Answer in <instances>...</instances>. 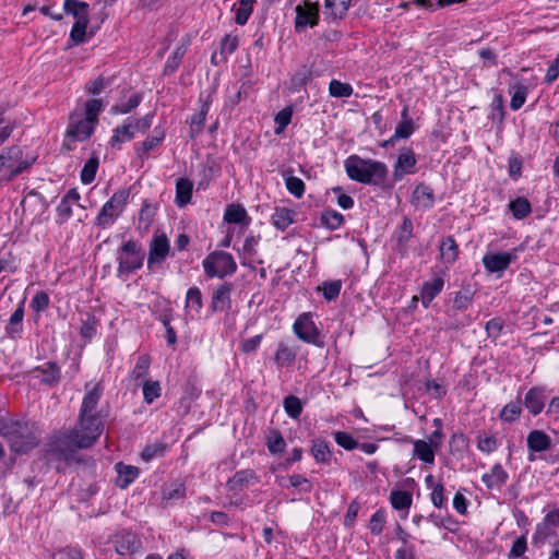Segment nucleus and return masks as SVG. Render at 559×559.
<instances>
[{
  "instance_id": "f257e3e1",
  "label": "nucleus",
  "mask_w": 559,
  "mask_h": 559,
  "mask_svg": "<svg viewBox=\"0 0 559 559\" xmlns=\"http://www.w3.org/2000/svg\"><path fill=\"white\" fill-rule=\"evenodd\" d=\"M85 390L76 425L68 432L51 438L47 443L45 457L48 463H79L76 450L92 447L102 435L104 420L97 412V405L103 396L104 386L100 382L93 386L87 383ZM56 468L61 471L60 464H57Z\"/></svg>"
},
{
  "instance_id": "f03ea898",
  "label": "nucleus",
  "mask_w": 559,
  "mask_h": 559,
  "mask_svg": "<svg viewBox=\"0 0 559 559\" xmlns=\"http://www.w3.org/2000/svg\"><path fill=\"white\" fill-rule=\"evenodd\" d=\"M0 435L16 454L27 453L39 444L36 425L27 420H10L0 427Z\"/></svg>"
},
{
  "instance_id": "7ed1b4c3",
  "label": "nucleus",
  "mask_w": 559,
  "mask_h": 559,
  "mask_svg": "<svg viewBox=\"0 0 559 559\" xmlns=\"http://www.w3.org/2000/svg\"><path fill=\"white\" fill-rule=\"evenodd\" d=\"M347 176L357 182L365 185H381L386 176V166L378 160L364 159L357 155L349 156L345 163Z\"/></svg>"
},
{
  "instance_id": "20e7f679",
  "label": "nucleus",
  "mask_w": 559,
  "mask_h": 559,
  "mask_svg": "<svg viewBox=\"0 0 559 559\" xmlns=\"http://www.w3.org/2000/svg\"><path fill=\"white\" fill-rule=\"evenodd\" d=\"M63 11L72 15L75 22L70 32V40L78 46L87 40V26L90 22V4L79 0H64Z\"/></svg>"
},
{
  "instance_id": "39448f33",
  "label": "nucleus",
  "mask_w": 559,
  "mask_h": 559,
  "mask_svg": "<svg viewBox=\"0 0 559 559\" xmlns=\"http://www.w3.org/2000/svg\"><path fill=\"white\" fill-rule=\"evenodd\" d=\"M35 158H24L23 151L17 145L5 147L0 153V174L8 171L7 176H3L0 180L11 181L16 176L26 170L33 165Z\"/></svg>"
},
{
  "instance_id": "423d86ee",
  "label": "nucleus",
  "mask_w": 559,
  "mask_h": 559,
  "mask_svg": "<svg viewBox=\"0 0 559 559\" xmlns=\"http://www.w3.org/2000/svg\"><path fill=\"white\" fill-rule=\"evenodd\" d=\"M204 272L209 277H224L236 272L233 255L225 251H214L203 260Z\"/></svg>"
},
{
  "instance_id": "0eeeda50",
  "label": "nucleus",
  "mask_w": 559,
  "mask_h": 559,
  "mask_svg": "<svg viewBox=\"0 0 559 559\" xmlns=\"http://www.w3.org/2000/svg\"><path fill=\"white\" fill-rule=\"evenodd\" d=\"M129 191L120 189L112 194V197L103 205L95 223L97 226L106 227L112 224L122 213L127 205Z\"/></svg>"
},
{
  "instance_id": "6e6552de",
  "label": "nucleus",
  "mask_w": 559,
  "mask_h": 559,
  "mask_svg": "<svg viewBox=\"0 0 559 559\" xmlns=\"http://www.w3.org/2000/svg\"><path fill=\"white\" fill-rule=\"evenodd\" d=\"M144 253L138 247V243L129 240L121 247V253L118 257L119 273H130L142 266Z\"/></svg>"
},
{
  "instance_id": "1a4fd4ad",
  "label": "nucleus",
  "mask_w": 559,
  "mask_h": 559,
  "mask_svg": "<svg viewBox=\"0 0 559 559\" xmlns=\"http://www.w3.org/2000/svg\"><path fill=\"white\" fill-rule=\"evenodd\" d=\"M293 330L299 340L318 347H323L324 344L320 337V332L310 313L300 314L295 321Z\"/></svg>"
},
{
  "instance_id": "9d476101",
  "label": "nucleus",
  "mask_w": 559,
  "mask_h": 559,
  "mask_svg": "<svg viewBox=\"0 0 559 559\" xmlns=\"http://www.w3.org/2000/svg\"><path fill=\"white\" fill-rule=\"evenodd\" d=\"M516 259V249L510 252L487 253L483 258V264L489 272L497 273L507 270Z\"/></svg>"
},
{
  "instance_id": "9b49d317",
  "label": "nucleus",
  "mask_w": 559,
  "mask_h": 559,
  "mask_svg": "<svg viewBox=\"0 0 559 559\" xmlns=\"http://www.w3.org/2000/svg\"><path fill=\"white\" fill-rule=\"evenodd\" d=\"M319 5L317 3H306L305 7H296L295 28L297 32L305 29L307 26L313 27L318 24Z\"/></svg>"
},
{
  "instance_id": "f8f14e48",
  "label": "nucleus",
  "mask_w": 559,
  "mask_h": 559,
  "mask_svg": "<svg viewBox=\"0 0 559 559\" xmlns=\"http://www.w3.org/2000/svg\"><path fill=\"white\" fill-rule=\"evenodd\" d=\"M95 123L86 118L71 116L70 123L67 129V136L75 141H84L91 136L94 131Z\"/></svg>"
},
{
  "instance_id": "ddd939ff",
  "label": "nucleus",
  "mask_w": 559,
  "mask_h": 559,
  "mask_svg": "<svg viewBox=\"0 0 559 559\" xmlns=\"http://www.w3.org/2000/svg\"><path fill=\"white\" fill-rule=\"evenodd\" d=\"M526 444L530 450L528 461H535L533 453L548 451L552 447L551 438L543 430H532L526 438Z\"/></svg>"
},
{
  "instance_id": "4468645a",
  "label": "nucleus",
  "mask_w": 559,
  "mask_h": 559,
  "mask_svg": "<svg viewBox=\"0 0 559 559\" xmlns=\"http://www.w3.org/2000/svg\"><path fill=\"white\" fill-rule=\"evenodd\" d=\"M169 252V241L166 235L154 236L148 252L147 265L163 262Z\"/></svg>"
},
{
  "instance_id": "2eb2a0df",
  "label": "nucleus",
  "mask_w": 559,
  "mask_h": 559,
  "mask_svg": "<svg viewBox=\"0 0 559 559\" xmlns=\"http://www.w3.org/2000/svg\"><path fill=\"white\" fill-rule=\"evenodd\" d=\"M417 159L412 150H404L397 156L396 163L393 169L394 180H401L404 175L413 174L416 166Z\"/></svg>"
},
{
  "instance_id": "dca6fc26",
  "label": "nucleus",
  "mask_w": 559,
  "mask_h": 559,
  "mask_svg": "<svg viewBox=\"0 0 559 559\" xmlns=\"http://www.w3.org/2000/svg\"><path fill=\"white\" fill-rule=\"evenodd\" d=\"M545 401L546 395L544 390L539 386H535L527 391L523 404L533 416H536L543 411Z\"/></svg>"
},
{
  "instance_id": "f3484780",
  "label": "nucleus",
  "mask_w": 559,
  "mask_h": 559,
  "mask_svg": "<svg viewBox=\"0 0 559 559\" xmlns=\"http://www.w3.org/2000/svg\"><path fill=\"white\" fill-rule=\"evenodd\" d=\"M433 203V190L425 183L417 185L412 194V204L416 209H430Z\"/></svg>"
},
{
  "instance_id": "a211bd4d",
  "label": "nucleus",
  "mask_w": 559,
  "mask_h": 559,
  "mask_svg": "<svg viewBox=\"0 0 559 559\" xmlns=\"http://www.w3.org/2000/svg\"><path fill=\"white\" fill-rule=\"evenodd\" d=\"M408 442H413L414 445V456L418 457L423 462L427 464H433L435 462V451L433 447L438 448L439 442H435L430 440V442H426L425 440H415L413 441L411 438H407Z\"/></svg>"
},
{
  "instance_id": "6ab92c4d",
  "label": "nucleus",
  "mask_w": 559,
  "mask_h": 559,
  "mask_svg": "<svg viewBox=\"0 0 559 559\" xmlns=\"http://www.w3.org/2000/svg\"><path fill=\"white\" fill-rule=\"evenodd\" d=\"M413 228L412 219L407 216H404L401 226L394 233L397 250L401 254H405L407 251V243L413 237Z\"/></svg>"
},
{
  "instance_id": "aec40b11",
  "label": "nucleus",
  "mask_w": 559,
  "mask_h": 559,
  "mask_svg": "<svg viewBox=\"0 0 559 559\" xmlns=\"http://www.w3.org/2000/svg\"><path fill=\"white\" fill-rule=\"evenodd\" d=\"M508 473L500 464H495L489 473L483 475L481 480L488 489H500L508 480Z\"/></svg>"
},
{
  "instance_id": "412c9836",
  "label": "nucleus",
  "mask_w": 559,
  "mask_h": 559,
  "mask_svg": "<svg viewBox=\"0 0 559 559\" xmlns=\"http://www.w3.org/2000/svg\"><path fill=\"white\" fill-rule=\"evenodd\" d=\"M230 284H223L215 289L212 297L211 309L212 311H223L230 307Z\"/></svg>"
},
{
  "instance_id": "4be33fe9",
  "label": "nucleus",
  "mask_w": 559,
  "mask_h": 559,
  "mask_svg": "<svg viewBox=\"0 0 559 559\" xmlns=\"http://www.w3.org/2000/svg\"><path fill=\"white\" fill-rule=\"evenodd\" d=\"M444 286L442 277H435L431 281L424 283L420 292L421 302L425 308H428L430 302L440 294Z\"/></svg>"
},
{
  "instance_id": "5701e85b",
  "label": "nucleus",
  "mask_w": 559,
  "mask_h": 559,
  "mask_svg": "<svg viewBox=\"0 0 559 559\" xmlns=\"http://www.w3.org/2000/svg\"><path fill=\"white\" fill-rule=\"evenodd\" d=\"M352 0H324V14L328 20L343 19L349 7Z\"/></svg>"
},
{
  "instance_id": "b1692460",
  "label": "nucleus",
  "mask_w": 559,
  "mask_h": 559,
  "mask_svg": "<svg viewBox=\"0 0 559 559\" xmlns=\"http://www.w3.org/2000/svg\"><path fill=\"white\" fill-rule=\"evenodd\" d=\"M116 471L118 473L117 485L120 488H127L139 475L138 467L123 463L116 464Z\"/></svg>"
},
{
  "instance_id": "393cba45",
  "label": "nucleus",
  "mask_w": 559,
  "mask_h": 559,
  "mask_svg": "<svg viewBox=\"0 0 559 559\" xmlns=\"http://www.w3.org/2000/svg\"><path fill=\"white\" fill-rule=\"evenodd\" d=\"M164 131L155 129V135L146 138L135 146L138 157L141 159L147 158L150 151L154 150L164 140Z\"/></svg>"
},
{
  "instance_id": "a878e982",
  "label": "nucleus",
  "mask_w": 559,
  "mask_h": 559,
  "mask_svg": "<svg viewBox=\"0 0 559 559\" xmlns=\"http://www.w3.org/2000/svg\"><path fill=\"white\" fill-rule=\"evenodd\" d=\"M193 183L187 178H180L176 182V203L178 206L188 204L192 198Z\"/></svg>"
},
{
  "instance_id": "bb28decb",
  "label": "nucleus",
  "mask_w": 559,
  "mask_h": 559,
  "mask_svg": "<svg viewBox=\"0 0 559 559\" xmlns=\"http://www.w3.org/2000/svg\"><path fill=\"white\" fill-rule=\"evenodd\" d=\"M210 109V96L203 102L201 109L191 118L190 123V138H195L203 129L206 115Z\"/></svg>"
},
{
  "instance_id": "cd10ccee",
  "label": "nucleus",
  "mask_w": 559,
  "mask_h": 559,
  "mask_svg": "<svg viewBox=\"0 0 559 559\" xmlns=\"http://www.w3.org/2000/svg\"><path fill=\"white\" fill-rule=\"evenodd\" d=\"M296 212L287 207H276L272 215L274 226L280 230H285L293 224Z\"/></svg>"
},
{
  "instance_id": "c85d7f7f",
  "label": "nucleus",
  "mask_w": 559,
  "mask_h": 559,
  "mask_svg": "<svg viewBox=\"0 0 559 559\" xmlns=\"http://www.w3.org/2000/svg\"><path fill=\"white\" fill-rule=\"evenodd\" d=\"M475 292L469 284L463 285L462 288L455 294L453 299V308L455 310L467 309L474 299Z\"/></svg>"
},
{
  "instance_id": "c756f323",
  "label": "nucleus",
  "mask_w": 559,
  "mask_h": 559,
  "mask_svg": "<svg viewBox=\"0 0 559 559\" xmlns=\"http://www.w3.org/2000/svg\"><path fill=\"white\" fill-rule=\"evenodd\" d=\"M134 138L133 123L129 119L120 127L114 130V135L110 139V145L112 147L121 144L124 141L132 140Z\"/></svg>"
},
{
  "instance_id": "7c9ffc66",
  "label": "nucleus",
  "mask_w": 559,
  "mask_h": 559,
  "mask_svg": "<svg viewBox=\"0 0 559 559\" xmlns=\"http://www.w3.org/2000/svg\"><path fill=\"white\" fill-rule=\"evenodd\" d=\"M439 250L440 258L444 263L452 264L457 258L459 247L452 237L444 238L440 243Z\"/></svg>"
},
{
  "instance_id": "2f4dec72",
  "label": "nucleus",
  "mask_w": 559,
  "mask_h": 559,
  "mask_svg": "<svg viewBox=\"0 0 559 559\" xmlns=\"http://www.w3.org/2000/svg\"><path fill=\"white\" fill-rule=\"evenodd\" d=\"M33 372H41V382L46 384H52L60 380V368L55 361H49L45 366H38L34 368Z\"/></svg>"
},
{
  "instance_id": "473e14b6",
  "label": "nucleus",
  "mask_w": 559,
  "mask_h": 559,
  "mask_svg": "<svg viewBox=\"0 0 559 559\" xmlns=\"http://www.w3.org/2000/svg\"><path fill=\"white\" fill-rule=\"evenodd\" d=\"M415 130L413 120H401L395 130L394 134L384 142V146L388 144H393L396 140L408 139Z\"/></svg>"
},
{
  "instance_id": "72a5a7b5",
  "label": "nucleus",
  "mask_w": 559,
  "mask_h": 559,
  "mask_svg": "<svg viewBox=\"0 0 559 559\" xmlns=\"http://www.w3.org/2000/svg\"><path fill=\"white\" fill-rule=\"evenodd\" d=\"M140 540L133 534H126L117 542L116 549L120 555L134 554L140 548Z\"/></svg>"
},
{
  "instance_id": "f704fd0d",
  "label": "nucleus",
  "mask_w": 559,
  "mask_h": 559,
  "mask_svg": "<svg viewBox=\"0 0 559 559\" xmlns=\"http://www.w3.org/2000/svg\"><path fill=\"white\" fill-rule=\"evenodd\" d=\"M254 478L252 469H242L237 472L228 481L227 486L230 490H241L246 484Z\"/></svg>"
},
{
  "instance_id": "c9c22d12",
  "label": "nucleus",
  "mask_w": 559,
  "mask_h": 559,
  "mask_svg": "<svg viewBox=\"0 0 559 559\" xmlns=\"http://www.w3.org/2000/svg\"><path fill=\"white\" fill-rule=\"evenodd\" d=\"M248 218L245 207L240 204H230L227 206L224 219L227 223L241 224Z\"/></svg>"
},
{
  "instance_id": "e433bc0d",
  "label": "nucleus",
  "mask_w": 559,
  "mask_h": 559,
  "mask_svg": "<svg viewBox=\"0 0 559 559\" xmlns=\"http://www.w3.org/2000/svg\"><path fill=\"white\" fill-rule=\"evenodd\" d=\"M296 355V352L292 347L281 343L275 353V362L280 367L289 366L294 362Z\"/></svg>"
},
{
  "instance_id": "4c0bfd02",
  "label": "nucleus",
  "mask_w": 559,
  "mask_h": 559,
  "mask_svg": "<svg viewBox=\"0 0 559 559\" xmlns=\"http://www.w3.org/2000/svg\"><path fill=\"white\" fill-rule=\"evenodd\" d=\"M509 207L516 219L525 218L532 211L531 203L525 198H516L510 202Z\"/></svg>"
},
{
  "instance_id": "58836bf2",
  "label": "nucleus",
  "mask_w": 559,
  "mask_h": 559,
  "mask_svg": "<svg viewBox=\"0 0 559 559\" xmlns=\"http://www.w3.org/2000/svg\"><path fill=\"white\" fill-rule=\"evenodd\" d=\"M320 221L328 229L335 230L343 225L344 216L336 211L326 210L321 214Z\"/></svg>"
},
{
  "instance_id": "ea45409f",
  "label": "nucleus",
  "mask_w": 559,
  "mask_h": 559,
  "mask_svg": "<svg viewBox=\"0 0 559 559\" xmlns=\"http://www.w3.org/2000/svg\"><path fill=\"white\" fill-rule=\"evenodd\" d=\"M522 412V403L520 399L508 403L500 412V418L507 423H513L519 418Z\"/></svg>"
},
{
  "instance_id": "a19ab883",
  "label": "nucleus",
  "mask_w": 559,
  "mask_h": 559,
  "mask_svg": "<svg viewBox=\"0 0 559 559\" xmlns=\"http://www.w3.org/2000/svg\"><path fill=\"white\" fill-rule=\"evenodd\" d=\"M202 294L198 287H191L186 295V309L199 313L202 308Z\"/></svg>"
},
{
  "instance_id": "79ce46f5",
  "label": "nucleus",
  "mask_w": 559,
  "mask_h": 559,
  "mask_svg": "<svg viewBox=\"0 0 559 559\" xmlns=\"http://www.w3.org/2000/svg\"><path fill=\"white\" fill-rule=\"evenodd\" d=\"M187 52V45L181 44L177 46L174 53L167 59L165 67H164V73L165 74H171L174 73L177 68L179 67V63L182 59V57Z\"/></svg>"
},
{
  "instance_id": "37998d69",
  "label": "nucleus",
  "mask_w": 559,
  "mask_h": 559,
  "mask_svg": "<svg viewBox=\"0 0 559 559\" xmlns=\"http://www.w3.org/2000/svg\"><path fill=\"white\" fill-rule=\"evenodd\" d=\"M312 79V70L310 67L304 64L301 66L295 74L292 76V86L295 90H299L306 84H308Z\"/></svg>"
},
{
  "instance_id": "c03bdc74",
  "label": "nucleus",
  "mask_w": 559,
  "mask_h": 559,
  "mask_svg": "<svg viewBox=\"0 0 559 559\" xmlns=\"http://www.w3.org/2000/svg\"><path fill=\"white\" fill-rule=\"evenodd\" d=\"M311 454L318 463H328L331 457L329 445L323 440H314L311 447Z\"/></svg>"
},
{
  "instance_id": "a18cd8bd",
  "label": "nucleus",
  "mask_w": 559,
  "mask_h": 559,
  "mask_svg": "<svg viewBox=\"0 0 559 559\" xmlns=\"http://www.w3.org/2000/svg\"><path fill=\"white\" fill-rule=\"evenodd\" d=\"M283 406L286 414L293 419H297L302 413V403L295 395L286 396L283 401Z\"/></svg>"
},
{
  "instance_id": "49530a36",
  "label": "nucleus",
  "mask_w": 559,
  "mask_h": 559,
  "mask_svg": "<svg viewBox=\"0 0 559 559\" xmlns=\"http://www.w3.org/2000/svg\"><path fill=\"white\" fill-rule=\"evenodd\" d=\"M390 501L394 509L404 510L411 507L413 499L407 491L395 490L391 492Z\"/></svg>"
},
{
  "instance_id": "de8ad7c7",
  "label": "nucleus",
  "mask_w": 559,
  "mask_h": 559,
  "mask_svg": "<svg viewBox=\"0 0 559 559\" xmlns=\"http://www.w3.org/2000/svg\"><path fill=\"white\" fill-rule=\"evenodd\" d=\"M142 98L143 97L140 93H134L126 103H120L112 106L111 112L122 115L129 114L141 104Z\"/></svg>"
},
{
  "instance_id": "09e8293b",
  "label": "nucleus",
  "mask_w": 559,
  "mask_h": 559,
  "mask_svg": "<svg viewBox=\"0 0 559 559\" xmlns=\"http://www.w3.org/2000/svg\"><path fill=\"white\" fill-rule=\"evenodd\" d=\"M491 111L489 118L493 122L502 123L504 119V99L501 94H496L490 105Z\"/></svg>"
},
{
  "instance_id": "8fccbe9b",
  "label": "nucleus",
  "mask_w": 559,
  "mask_h": 559,
  "mask_svg": "<svg viewBox=\"0 0 559 559\" xmlns=\"http://www.w3.org/2000/svg\"><path fill=\"white\" fill-rule=\"evenodd\" d=\"M286 189L296 198H301L305 193V182L295 176L284 174Z\"/></svg>"
},
{
  "instance_id": "3c124183",
  "label": "nucleus",
  "mask_w": 559,
  "mask_h": 559,
  "mask_svg": "<svg viewBox=\"0 0 559 559\" xmlns=\"http://www.w3.org/2000/svg\"><path fill=\"white\" fill-rule=\"evenodd\" d=\"M255 0H239V8L236 11L235 22L238 25H245L252 13Z\"/></svg>"
},
{
  "instance_id": "603ef678",
  "label": "nucleus",
  "mask_w": 559,
  "mask_h": 559,
  "mask_svg": "<svg viewBox=\"0 0 559 559\" xmlns=\"http://www.w3.org/2000/svg\"><path fill=\"white\" fill-rule=\"evenodd\" d=\"M329 93L332 97H349L353 94V87L348 83L332 80L329 84Z\"/></svg>"
},
{
  "instance_id": "864d4df0",
  "label": "nucleus",
  "mask_w": 559,
  "mask_h": 559,
  "mask_svg": "<svg viewBox=\"0 0 559 559\" xmlns=\"http://www.w3.org/2000/svg\"><path fill=\"white\" fill-rule=\"evenodd\" d=\"M98 164L99 163L97 157H91L85 163L83 169L81 170V181L83 183L88 185L95 179Z\"/></svg>"
},
{
  "instance_id": "5fc2aeb1",
  "label": "nucleus",
  "mask_w": 559,
  "mask_h": 559,
  "mask_svg": "<svg viewBox=\"0 0 559 559\" xmlns=\"http://www.w3.org/2000/svg\"><path fill=\"white\" fill-rule=\"evenodd\" d=\"M514 93L512 94L510 107L513 110L520 109L525 103L527 96V87L523 84L516 83L513 85Z\"/></svg>"
},
{
  "instance_id": "6e6d98bb",
  "label": "nucleus",
  "mask_w": 559,
  "mask_h": 559,
  "mask_svg": "<svg viewBox=\"0 0 559 559\" xmlns=\"http://www.w3.org/2000/svg\"><path fill=\"white\" fill-rule=\"evenodd\" d=\"M160 395L158 381L146 380L143 384V397L147 404L153 403Z\"/></svg>"
},
{
  "instance_id": "4d7b16f0",
  "label": "nucleus",
  "mask_w": 559,
  "mask_h": 559,
  "mask_svg": "<svg viewBox=\"0 0 559 559\" xmlns=\"http://www.w3.org/2000/svg\"><path fill=\"white\" fill-rule=\"evenodd\" d=\"M165 451H166V445L164 443H153V444H147L142 453H141V457L143 461L145 462H150L151 460L155 459V457H160L165 454Z\"/></svg>"
},
{
  "instance_id": "13d9d810",
  "label": "nucleus",
  "mask_w": 559,
  "mask_h": 559,
  "mask_svg": "<svg viewBox=\"0 0 559 559\" xmlns=\"http://www.w3.org/2000/svg\"><path fill=\"white\" fill-rule=\"evenodd\" d=\"M342 288V282L337 281H329L323 283V296L326 300L331 301L338 297Z\"/></svg>"
},
{
  "instance_id": "bf43d9fd",
  "label": "nucleus",
  "mask_w": 559,
  "mask_h": 559,
  "mask_svg": "<svg viewBox=\"0 0 559 559\" xmlns=\"http://www.w3.org/2000/svg\"><path fill=\"white\" fill-rule=\"evenodd\" d=\"M286 447L285 440L282 435L277 431H274L267 440V449L272 454H277L284 452Z\"/></svg>"
},
{
  "instance_id": "052dcab7",
  "label": "nucleus",
  "mask_w": 559,
  "mask_h": 559,
  "mask_svg": "<svg viewBox=\"0 0 559 559\" xmlns=\"http://www.w3.org/2000/svg\"><path fill=\"white\" fill-rule=\"evenodd\" d=\"M111 84V79H105L104 76H98L97 79L90 81L85 85V90L88 94L96 95L99 94L106 86Z\"/></svg>"
},
{
  "instance_id": "680f3d73",
  "label": "nucleus",
  "mask_w": 559,
  "mask_h": 559,
  "mask_svg": "<svg viewBox=\"0 0 559 559\" xmlns=\"http://www.w3.org/2000/svg\"><path fill=\"white\" fill-rule=\"evenodd\" d=\"M103 109V103L100 99H90L85 104V118L96 123L97 116Z\"/></svg>"
},
{
  "instance_id": "e2e57ef3",
  "label": "nucleus",
  "mask_w": 559,
  "mask_h": 559,
  "mask_svg": "<svg viewBox=\"0 0 559 559\" xmlns=\"http://www.w3.org/2000/svg\"><path fill=\"white\" fill-rule=\"evenodd\" d=\"M336 443L345 450H354L358 448L359 443L349 433L344 431L335 432Z\"/></svg>"
},
{
  "instance_id": "0e129e2a",
  "label": "nucleus",
  "mask_w": 559,
  "mask_h": 559,
  "mask_svg": "<svg viewBox=\"0 0 559 559\" xmlns=\"http://www.w3.org/2000/svg\"><path fill=\"white\" fill-rule=\"evenodd\" d=\"M384 523H385L384 512L382 510H378L377 512H374L372 514V516L370 519V522H369L370 532L373 535H379L383 531Z\"/></svg>"
},
{
  "instance_id": "69168bd1",
  "label": "nucleus",
  "mask_w": 559,
  "mask_h": 559,
  "mask_svg": "<svg viewBox=\"0 0 559 559\" xmlns=\"http://www.w3.org/2000/svg\"><path fill=\"white\" fill-rule=\"evenodd\" d=\"M527 548L526 537L524 535L518 537L508 554L509 559H516L521 557Z\"/></svg>"
},
{
  "instance_id": "338daca9",
  "label": "nucleus",
  "mask_w": 559,
  "mask_h": 559,
  "mask_svg": "<svg viewBox=\"0 0 559 559\" xmlns=\"http://www.w3.org/2000/svg\"><path fill=\"white\" fill-rule=\"evenodd\" d=\"M293 110L289 107H286L280 110L275 116V123L277 124L276 133L283 131L292 120Z\"/></svg>"
},
{
  "instance_id": "774afa93",
  "label": "nucleus",
  "mask_w": 559,
  "mask_h": 559,
  "mask_svg": "<svg viewBox=\"0 0 559 559\" xmlns=\"http://www.w3.org/2000/svg\"><path fill=\"white\" fill-rule=\"evenodd\" d=\"M53 559H84L81 549L75 547H66L57 551Z\"/></svg>"
}]
</instances>
